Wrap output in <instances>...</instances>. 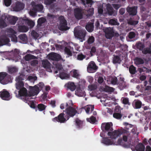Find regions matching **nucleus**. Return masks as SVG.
<instances>
[{
    "label": "nucleus",
    "mask_w": 151,
    "mask_h": 151,
    "mask_svg": "<svg viewBox=\"0 0 151 151\" xmlns=\"http://www.w3.org/2000/svg\"><path fill=\"white\" fill-rule=\"evenodd\" d=\"M29 93L27 92V89L24 87L20 89L19 91V94L20 96H23L24 101H27L29 99H31L32 96L37 95L39 92V87L35 86L34 87L30 86Z\"/></svg>",
    "instance_id": "obj_1"
},
{
    "label": "nucleus",
    "mask_w": 151,
    "mask_h": 151,
    "mask_svg": "<svg viewBox=\"0 0 151 151\" xmlns=\"http://www.w3.org/2000/svg\"><path fill=\"white\" fill-rule=\"evenodd\" d=\"M65 112L67 115V119H69L70 117H73L77 113V111L75 108L71 106H68V104L66 103L65 104Z\"/></svg>",
    "instance_id": "obj_2"
},
{
    "label": "nucleus",
    "mask_w": 151,
    "mask_h": 151,
    "mask_svg": "<svg viewBox=\"0 0 151 151\" xmlns=\"http://www.w3.org/2000/svg\"><path fill=\"white\" fill-rule=\"evenodd\" d=\"M59 20V24L58 29L61 31H66L68 30L70 28L67 26V23L63 16H60L58 18Z\"/></svg>",
    "instance_id": "obj_3"
},
{
    "label": "nucleus",
    "mask_w": 151,
    "mask_h": 151,
    "mask_svg": "<svg viewBox=\"0 0 151 151\" xmlns=\"http://www.w3.org/2000/svg\"><path fill=\"white\" fill-rule=\"evenodd\" d=\"M10 75L6 73L1 72L0 73V83L3 84H6L11 80Z\"/></svg>",
    "instance_id": "obj_4"
},
{
    "label": "nucleus",
    "mask_w": 151,
    "mask_h": 151,
    "mask_svg": "<svg viewBox=\"0 0 151 151\" xmlns=\"http://www.w3.org/2000/svg\"><path fill=\"white\" fill-rule=\"evenodd\" d=\"M101 142L108 145H122L123 144V141L121 138L119 139L117 142H114L107 137L103 138L101 141Z\"/></svg>",
    "instance_id": "obj_5"
},
{
    "label": "nucleus",
    "mask_w": 151,
    "mask_h": 151,
    "mask_svg": "<svg viewBox=\"0 0 151 151\" xmlns=\"http://www.w3.org/2000/svg\"><path fill=\"white\" fill-rule=\"evenodd\" d=\"M112 126L113 124L111 122L103 123L101 125V129L103 132H108L113 130Z\"/></svg>",
    "instance_id": "obj_6"
},
{
    "label": "nucleus",
    "mask_w": 151,
    "mask_h": 151,
    "mask_svg": "<svg viewBox=\"0 0 151 151\" xmlns=\"http://www.w3.org/2000/svg\"><path fill=\"white\" fill-rule=\"evenodd\" d=\"M64 113L60 114L57 116L53 118L52 120L54 122H58L60 123H65L69 119H67L66 115L64 116Z\"/></svg>",
    "instance_id": "obj_7"
},
{
    "label": "nucleus",
    "mask_w": 151,
    "mask_h": 151,
    "mask_svg": "<svg viewBox=\"0 0 151 151\" xmlns=\"http://www.w3.org/2000/svg\"><path fill=\"white\" fill-rule=\"evenodd\" d=\"M74 11L75 17L77 19L79 20L83 18L84 13L83 9L77 7L74 9Z\"/></svg>",
    "instance_id": "obj_8"
},
{
    "label": "nucleus",
    "mask_w": 151,
    "mask_h": 151,
    "mask_svg": "<svg viewBox=\"0 0 151 151\" xmlns=\"http://www.w3.org/2000/svg\"><path fill=\"white\" fill-rule=\"evenodd\" d=\"M86 32L85 30H76L74 32L75 37L81 40V41L85 40Z\"/></svg>",
    "instance_id": "obj_9"
},
{
    "label": "nucleus",
    "mask_w": 151,
    "mask_h": 151,
    "mask_svg": "<svg viewBox=\"0 0 151 151\" xmlns=\"http://www.w3.org/2000/svg\"><path fill=\"white\" fill-rule=\"evenodd\" d=\"M98 68V67L96 65L94 62L91 61L89 63L87 67V71L89 73H94L96 72Z\"/></svg>",
    "instance_id": "obj_10"
},
{
    "label": "nucleus",
    "mask_w": 151,
    "mask_h": 151,
    "mask_svg": "<svg viewBox=\"0 0 151 151\" xmlns=\"http://www.w3.org/2000/svg\"><path fill=\"white\" fill-rule=\"evenodd\" d=\"M123 133L122 131L120 130H115L111 132H109L108 133V135L112 139H115L120 136Z\"/></svg>",
    "instance_id": "obj_11"
},
{
    "label": "nucleus",
    "mask_w": 151,
    "mask_h": 151,
    "mask_svg": "<svg viewBox=\"0 0 151 151\" xmlns=\"http://www.w3.org/2000/svg\"><path fill=\"white\" fill-rule=\"evenodd\" d=\"M7 14H4L2 15L0 17V26L2 28L7 26L6 21L7 20Z\"/></svg>",
    "instance_id": "obj_12"
},
{
    "label": "nucleus",
    "mask_w": 151,
    "mask_h": 151,
    "mask_svg": "<svg viewBox=\"0 0 151 151\" xmlns=\"http://www.w3.org/2000/svg\"><path fill=\"white\" fill-rule=\"evenodd\" d=\"M0 97L4 100L8 101L10 99L9 93L5 89L0 92Z\"/></svg>",
    "instance_id": "obj_13"
},
{
    "label": "nucleus",
    "mask_w": 151,
    "mask_h": 151,
    "mask_svg": "<svg viewBox=\"0 0 151 151\" xmlns=\"http://www.w3.org/2000/svg\"><path fill=\"white\" fill-rule=\"evenodd\" d=\"M137 7L134 6L132 7H128L127 8V11L129 14L131 16L136 15L137 12Z\"/></svg>",
    "instance_id": "obj_14"
},
{
    "label": "nucleus",
    "mask_w": 151,
    "mask_h": 151,
    "mask_svg": "<svg viewBox=\"0 0 151 151\" xmlns=\"http://www.w3.org/2000/svg\"><path fill=\"white\" fill-rule=\"evenodd\" d=\"M106 37L110 39L114 36V32L113 29L110 27L106 28L104 30Z\"/></svg>",
    "instance_id": "obj_15"
},
{
    "label": "nucleus",
    "mask_w": 151,
    "mask_h": 151,
    "mask_svg": "<svg viewBox=\"0 0 151 151\" xmlns=\"http://www.w3.org/2000/svg\"><path fill=\"white\" fill-rule=\"evenodd\" d=\"M32 10L36 11L37 12L43 13L44 12L43 5L41 4H32Z\"/></svg>",
    "instance_id": "obj_16"
},
{
    "label": "nucleus",
    "mask_w": 151,
    "mask_h": 151,
    "mask_svg": "<svg viewBox=\"0 0 151 151\" xmlns=\"http://www.w3.org/2000/svg\"><path fill=\"white\" fill-rule=\"evenodd\" d=\"M24 8V5L23 3L17 1L16 2L15 6L13 7V11L18 12L22 10Z\"/></svg>",
    "instance_id": "obj_17"
},
{
    "label": "nucleus",
    "mask_w": 151,
    "mask_h": 151,
    "mask_svg": "<svg viewBox=\"0 0 151 151\" xmlns=\"http://www.w3.org/2000/svg\"><path fill=\"white\" fill-rule=\"evenodd\" d=\"M42 64L43 67L45 68L47 71H51V64L49 61L47 60H43L42 61Z\"/></svg>",
    "instance_id": "obj_18"
},
{
    "label": "nucleus",
    "mask_w": 151,
    "mask_h": 151,
    "mask_svg": "<svg viewBox=\"0 0 151 151\" xmlns=\"http://www.w3.org/2000/svg\"><path fill=\"white\" fill-rule=\"evenodd\" d=\"M75 94L78 96H86V93L83 89L79 86L76 88Z\"/></svg>",
    "instance_id": "obj_19"
},
{
    "label": "nucleus",
    "mask_w": 151,
    "mask_h": 151,
    "mask_svg": "<svg viewBox=\"0 0 151 151\" xmlns=\"http://www.w3.org/2000/svg\"><path fill=\"white\" fill-rule=\"evenodd\" d=\"M18 20L17 17L10 16L7 15V21L12 24H14Z\"/></svg>",
    "instance_id": "obj_20"
},
{
    "label": "nucleus",
    "mask_w": 151,
    "mask_h": 151,
    "mask_svg": "<svg viewBox=\"0 0 151 151\" xmlns=\"http://www.w3.org/2000/svg\"><path fill=\"white\" fill-rule=\"evenodd\" d=\"M9 42V39L4 36H1L0 37V46L7 44Z\"/></svg>",
    "instance_id": "obj_21"
},
{
    "label": "nucleus",
    "mask_w": 151,
    "mask_h": 151,
    "mask_svg": "<svg viewBox=\"0 0 151 151\" xmlns=\"http://www.w3.org/2000/svg\"><path fill=\"white\" fill-rule=\"evenodd\" d=\"M138 17H134L133 18H130L128 21V23L131 25H135L138 23Z\"/></svg>",
    "instance_id": "obj_22"
},
{
    "label": "nucleus",
    "mask_w": 151,
    "mask_h": 151,
    "mask_svg": "<svg viewBox=\"0 0 151 151\" xmlns=\"http://www.w3.org/2000/svg\"><path fill=\"white\" fill-rule=\"evenodd\" d=\"M142 103L139 100L134 101L132 103V105L133 107L135 109H140L141 107Z\"/></svg>",
    "instance_id": "obj_23"
},
{
    "label": "nucleus",
    "mask_w": 151,
    "mask_h": 151,
    "mask_svg": "<svg viewBox=\"0 0 151 151\" xmlns=\"http://www.w3.org/2000/svg\"><path fill=\"white\" fill-rule=\"evenodd\" d=\"M50 58L52 60L58 61L60 59V57L59 54L53 53L50 55Z\"/></svg>",
    "instance_id": "obj_24"
},
{
    "label": "nucleus",
    "mask_w": 151,
    "mask_h": 151,
    "mask_svg": "<svg viewBox=\"0 0 151 151\" xmlns=\"http://www.w3.org/2000/svg\"><path fill=\"white\" fill-rule=\"evenodd\" d=\"M59 72L60 73V77L61 79H64L66 78L69 77L68 75L66 73L64 70L63 69Z\"/></svg>",
    "instance_id": "obj_25"
},
{
    "label": "nucleus",
    "mask_w": 151,
    "mask_h": 151,
    "mask_svg": "<svg viewBox=\"0 0 151 151\" xmlns=\"http://www.w3.org/2000/svg\"><path fill=\"white\" fill-rule=\"evenodd\" d=\"M106 6L108 14L109 15H113L114 13V9L111 5L110 4H107Z\"/></svg>",
    "instance_id": "obj_26"
},
{
    "label": "nucleus",
    "mask_w": 151,
    "mask_h": 151,
    "mask_svg": "<svg viewBox=\"0 0 151 151\" xmlns=\"http://www.w3.org/2000/svg\"><path fill=\"white\" fill-rule=\"evenodd\" d=\"M71 47L70 46L65 47L64 49V51L65 54L67 55V57H69L73 55V54L71 51Z\"/></svg>",
    "instance_id": "obj_27"
},
{
    "label": "nucleus",
    "mask_w": 151,
    "mask_h": 151,
    "mask_svg": "<svg viewBox=\"0 0 151 151\" xmlns=\"http://www.w3.org/2000/svg\"><path fill=\"white\" fill-rule=\"evenodd\" d=\"M145 145L142 143H139L136 145V151H145Z\"/></svg>",
    "instance_id": "obj_28"
},
{
    "label": "nucleus",
    "mask_w": 151,
    "mask_h": 151,
    "mask_svg": "<svg viewBox=\"0 0 151 151\" xmlns=\"http://www.w3.org/2000/svg\"><path fill=\"white\" fill-rule=\"evenodd\" d=\"M28 30V28L25 25H19L18 27V31L20 32H25Z\"/></svg>",
    "instance_id": "obj_29"
},
{
    "label": "nucleus",
    "mask_w": 151,
    "mask_h": 151,
    "mask_svg": "<svg viewBox=\"0 0 151 151\" xmlns=\"http://www.w3.org/2000/svg\"><path fill=\"white\" fill-rule=\"evenodd\" d=\"M134 63L138 65H140L143 64L144 63V60L142 58L136 57L134 60Z\"/></svg>",
    "instance_id": "obj_30"
},
{
    "label": "nucleus",
    "mask_w": 151,
    "mask_h": 151,
    "mask_svg": "<svg viewBox=\"0 0 151 151\" xmlns=\"http://www.w3.org/2000/svg\"><path fill=\"white\" fill-rule=\"evenodd\" d=\"M67 87L68 88L72 91H74L76 88V86L73 82H68L67 84Z\"/></svg>",
    "instance_id": "obj_31"
},
{
    "label": "nucleus",
    "mask_w": 151,
    "mask_h": 151,
    "mask_svg": "<svg viewBox=\"0 0 151 151\" xmlns=\"http://www.w3.org/2000/svg\"><path fill=\"white\" fill-rule=\"evenodd\" d=\"M121 62L120 56L119 55H114V58L113 59V62L114 64L120 63Z\"/></svg>",
    "instance_id": "obj_32"
},
{
    "label": "nucleus",
    "mask_w": 151,
    "mask_h": 151,
    "mask_svg": "<svg viewBox=\"0 0 151 151\" xmlns=\"http://www.w3.org/2000/svg\"><path fill=\"white\" fill-rule=\"evenodd\" d=\"M123 144L122 145H123L124 147H125L128 148L130 147L132 151H136V146H135L132 145L130 144H124V142L123 141Z\"/></svg>",
    "instance_id": "obj_33"
},
{
    "label": "nucleus",
    "mask_w": 151,
    "mask_h": 151,
    "mask_svg": "<svg viewBox=\"0 0 151 151\" xmlns=\"http://www.w3.org/2000/svg\"><path fill=\"white\" fill-rule=\"evenodd\" d=\"M75 123L77 127L78 128H81L83 124V121L81 120L78 118H76L75 120Z\"/></svg>",
    "instance_id": "obj_34"
},
{
    "label": "nucleus",
    "mask_w": 151,
    "mask_h": 151,
    "mask_svg": "<svg viewBox=\"0 0 151 151\" xmlns=\"http://www.w3.org/2000/svg\"><path fill=\"white\" fill-rule=\"evenodd\" d=\"M93 25L92 23L87 24L86 26V28L87 30L89 32H92L93 29Z\"/></svg>",
    "instance_id": "obj_35"
},
{
    "label": "nucleus",
    "mask_w": 151,
    "mask_h": 151,
    "mask_svg": "<svg viewBox=\"0 0 151 151\" xmlns=\"http://www.w3.org/2000/svg\"><path fill=\"white\" fill-rule=\"evenodd\" d=\"M37 58L36 56L31 54H28L24 57V59L27 61H29L31 59Z\"/></svg>",
    "instance_id": "obj_36"
},
{
    "label": "nucleus",
    "mask_w": 151,
    "mask_h": 151,
    "mask_svg": "<svg viewBox=\"0 0 151 151\" xmlns=\"http://www.w3.org/2000/svg\"><path fill=\"white\" fill-rule=\"evenodd\" d=\"M82 4L84 6L86 4L92 5L93 3L92 0H80Z\"/></svg>",
    "instance_id": "obj_37"
},
{
    "label": "nucleus",
    "mask_w": 151,
    "mask_h": 151,
    "mask_svg": "<svg viewBox=\"0 0 151 151\" xmlns=\"http://www.w3.org/2000/svg\"><path fill=\"white\" fill-rule=\"evenodd\" d=\"M94 108L93 106L89 105L85 107V110L86 113L88 114L90 111L91 112L93 110Z\"/></svg>",
    "instance_id": "obj_38"
},
{
    "label": "nucleus",
    "mask_w": 151,
    "mask_h": 151,
    "mask_svg": "<svg viewBox=\"0 0 151 151\" xmlns=\"http://www.w3.org/2000/svg\"><path fill=\"white\" fill-rule=\"evenodd\" d=\"M16 85V88L18 90H19L22 88H24V83L22 81H18Z\"/></svg>",
    "instance_id": "obj_39"
},
{
    "label": "nucleus",
    "mask_w": 151,
    "mask_h": 151,
    "mask_svg": "<svg viewBox=\"0 0 151 151\" xmlns=\"http://www.w3.org/2000/svg\"><path fill=\"white\" fill-rule=\"evenodd\" d=\"M109 24L111 25H119V23L118 22L117 19L114 18L110 19L109 22Z\"/></svg>",
    "instance_id": "obj_40"
},
{
    "label": "nucleus",
    "mask_w": 151,
    "mask_h": 151,
    "mask_svg": "<svg viewBox=\"0 0 151 151\" xmlns=\"http://www.w3.org/2000/svg\"><path fill=\"white\" fill-rule=\"evenodd\" d=\"M8 72L10 74H12L16 72L17 71V69L15 67L10 66L8 68Z\"/></svg>",
    "instance_id": "obj_41"
},
{
    "label": "nucleus",
    "mask_w": 151,
    "mask_h": 151,
    "mask_svg": "<svg viewBox=\"0 0 151 151\" xmlns=\"http://www.w3.org/2000/svg\"><path fill=\"white\" fill-rule=\"evenodd\" d=\"M19 38L23 43H26L27 41V36L25 34L20 35H19Z\"/></svg>",
    "instance_id": "obj_42"
},
{
    "label": "nucleus",
    "mask_w": 151,
    "mask_h": 151,
    "mask_svg": "<svg viewBox=\"0 0 151 151\" xmlns=\"http://www.w3.org/2000/svg\"><path fill=\"white\" fill-rule=\"evenodd\" d=\"M121 100L122 101V103L125 105L130 106L131 104L130 103L129 101V98L127 97H122Z\"/></svg>",
    "instance_id": "obj_43"
},
{
    "label": "nucleus",
    "mask_w": 151,
    "mask_h": 151,
    "mask_svg": "<svg viewBox=\"0 0 151 151\" xmlns=\"http://www.w3.org/2000/svg\"><path fill=\"white\" fill-rule=\"evenodd\" d=\"M129 73L131 74H134L136 72V68L133 65H130L129 68Z\"/></svg>",
    "instance_id": "obj_44"
},
{
    "label": "nucleus",
    "mask_w": 151,
    "mask_h": 151,
    "mask_svg": "<svg viewBox=\"0 0 151 151\" xmlns=\"http://www.w3.org/2000/svg\"><path fill=\"white\" fill-rule=\"evenodd\" d=\"M56 70L55 71V73H57L63 70V68L61 64H57L56 65Z\"/></svg>",
    "instance_id": "obj_45"
},
{
    "label": "nucleus",
    "mask_w": 151,
    "mask_h": 151,
    "mask_svg": "<svg viewBox=\"0 0 151 151\" xmlns=\"http://www.w3.org/2000/svg\"><path fill=\"white\" fill-rule=\"evenodd\" d=\"M136 46L137 48L140 50H142L145 47L144 45L140 42H139L136 44Z\"/></svg>",
    "instance_id": "obj_46"
},
{
    "label": "nucleus",
    "mask_w": 151,
    "mask_h": 151,
    "mask_svg": "<svg viewBox=\"0 0 151 151\" xmlns=\"http://www.w3.org/2000/svg\"><path fill=\"white\" fill-rule=\"evenodd\" d=\"M46 21V19L43 17L39 18L37 20V24L38 25L41 26L42 24L44 23Z\"/></svg>",
    "instance_id": "obj_47"
},
{
    "label": "nucleus",
    "mask_w": 151,
    "mask_h": 151,
    "mask_svg": "<svg viewBox=\"0 0 151 151\" xmlns=\"http://www.w3.org/2000/svg\"><path fill=\"white\" fill-rule=\"evenodd\" d=\"M122 116L121 113H114L113 114V117L117 119H120Z\"/></svg>",
    "instance_id": "obj_48"
},
{
    "label": "nucleus",
    "mask_w": 151,
    "mask_h": 151,
    "mask_svg": "<svg viewBox=\"0 0 151 151\" xmlns=\"http://www.w3.org/2000/svg\"><path fill=\"white\" fill-rule=\"evenodd\" d=\"M46 107V106L42 104H39L37 105V108L40 111L45 110Z\"/></svg>",
    "instance_id": "obj_49"
},
{
    "label": "nucleus",
    "mask_w": 151,
    "mask_h": 151,
    "mask_svg": "<svg viewBox=\"0 0 151 151\" xmlns=\"http://www.w3.org/2000/svg\"><path fill=\"white\" fill-rule=\"evenodd\" d=\"M142 53L145 55L147 54H151V50L150 48H146L142 50Z\"/></svg>",
    "instance_id": "obj_50"
},
{
    "label": "nucleus",
    "mask_w": 151,
    "mask_h": 151,
    "mask_svg": "<svg viewBox=\"0 0 151 151\" xmlns=\"http://www.w3.org/2000/svg\"><path fill=\"white\" fill-rule=\"evenodd\" d=\"M9 37L11 38L12 41L15 42H17V37L14 34L9 35Z\"/></svg>",
    "instance_id": "obj_51"
},
{
    "label": "nucleus",
    "mask_w": 151,
    "mask_h": 151,
    "mask_svg": "<svg viewBox=\"0 0 151 151\" xmlns=\"http://www.w3.org/2000/svg\"><path fill=\"white\" fill-rule=\"evenodd\" d=\"M104 90L106 92H112L114 91V88L112 87L106 86L104 88Z\"/></svg>",
    "instance_id": "obj_52"
},
{
    "label": "nucleus",
    "mask_w": 151,
    "mask_h": 151,
    "mask_svg": "<svg viewBox=\"0 0 151 151\" xmlns=\"http://www.w3.org/2000/svg\"><path fill=\"white\" fill-rule=\"evenodd\" d=\"M86 119L87 121L92 124H94L96 120V117L93 116H91L90 118H88Z\"/></svg>",
    "instance_id": "obj_53"
},
{
    "label": "nucleus",
    "mask_w": 151,
    "mask_h": 151,
    "mask_svg": "<svg viewBox=\"0 0 151 151\" xmlns=\"http://www.w3.org/2000/svg\"><path fill=\"white\" fill-rule=\"evenodd\" d=\"M86 58V55H84L81 53H80L77 56V59L79 60H82Z\"/></svg>",
    "instance_id": "obj_54"
},
{
    "label": "nucleus",
    "mask_w": 151,
    "mask_h": 151,
    "mask_svg": "<svg viewBox=\"0 0 151 151\" xmlns=\"http://www.w3.org/2000/svg\"><path fill=\"white\" fill-rule=\"evenodd\" d=\"M27 23L28 26H29L30 28H32L35 25V22L32 20L27 19Z\"/></svg>",
    "instance_id": "obj_55"
},
{
    "label": "nucleus",
    "mask_w": 151,
    "mask_h": 151,
    "mask_svg": "<svg viewBox=\"0 0 151 151\" xmlns=\"http://www.w3.org/2000/svg\"><path fill=\"white\" fill-rule=\"evenodd\" d=\"M30 99H29V100H28L27 101H24L26 102H28V103L29 104V105L31 107L33 108H35V106L34 103L33 101H30Z\"/></svg>",
    "instance_id": "obj_56"
},
{
    "label": "nucleus",
    "mask_w": 151,
    "mask_h": 151,
    "mask_svg": "<svg viewBox=\"0 0 151 151\" xmlns=\"http://www.w3.org/2000/svg\"><path fill=\"white\" fill-rule=\"evenodd\" d=\"M56 0H44V4L47 5H50L53 4Z\"/></svg>",
    "instance_id": "obj_57"
},
{
    "label": "nucleus",
    "mask_w": 151,
    "mask_h": 151,
    "mask_svg": "<svg viewBox=\"0 0 151 151\" xmlns=\"http://www.w3.org/2000/svg\"><path fill=\"white\" fill-rule=\"evenodd\" d=\"M94 9L93 8L89 9L87 11L88 14L87 16H91L93 14Z\"/></svg>",
    "instance_id": "obj_58"
},
{
    "label": "nucleus",
    "mask_w": 151,
    "mask_h": 151,
    "mask_svg": "<svg viewBox=\"0 0 151 151\" xmlns=\"http://www.w3.org/2000/svg\"><path fill=\"white\" fill-rule=\"evenodd\" d=\"M94 40L95 38L93 36H90L88 39V43L89 44H91L94 42Z\"/></svg>",
    "instance_id": "obj_59"
},
{
    "label": "nucleus",
    "mask_w": 151,
    "mask_h": 151,
    "mask_svg": "<svg viewBox=\"0 0 151 151\" xmlns=\"http://www.w3.org/2000/svg\"><path fill=\"white\" fill-rule=\"evenodd\" d=\"M32 36L35 39H37L39 36L38 34L34 30H32L31 33Z\"/></svg>",
    "instance_id": "obj_60"
},
{
    "label": "nucleus",
    "mask_w": 151,
    "mask_h": 151,
    "mask_svg": "<svg viewBox=\"0 0 151 151\" xmlns=\"http://www.w3.org/2000/svg\"><path fill=\"white\" fill-rule=\"evenodd\" d=\"M37 12L35 11H34L32 10H32L29 11V15L33 17H35L36 16Z\"/></svg>",
    "instance_id": "obj_61"
},
{
    "label": "nucleus",
    "mask_w": 151,
    "mask_h": 151,
    "mask_svg": "<svg viewBox=\"0 0 151 151\" xmlns=\"http://www.w3.org/2000/svg\"><path fill=\"white\" fill-rule=\"evenodd\" d=\"M135 34L134 32H131L129 34L128 37L129 39H132L135 37Z\"/></svg>",
    "instance_id": "obj_62"
},
{
    "label": "nucleus",
    "mask_w": 151,
    "mask_h": 151,
    "mask_svg": "<svg viewBox=\"0 0 151 151\" xmlns=\"http://www.w3.org/2000/svg\"><path fill=\"white\" fill-rule=\"evenodd\" d=\"M88 88L90 91H92L96 89L97 87L95 85L92 84L89 85L88 86Z\"/></svg>",
    "instance_id": "obj_63"
},
{
    "label": "nucleus",
    "mask_w": 151,
    "mask_h": 151,
    "mask_svg": "<svg viewBox=\"0 0 151 151\" xmlns=\"http://www.w3.org/2000/svg\"><path fill=\"white\" fill-rule=\"evenodd\" d=\"M5 5L6 6H9L12 3L11 0H4Z\"/></svg>",
    "instance_id": "obj_64"
}]
</instances>
